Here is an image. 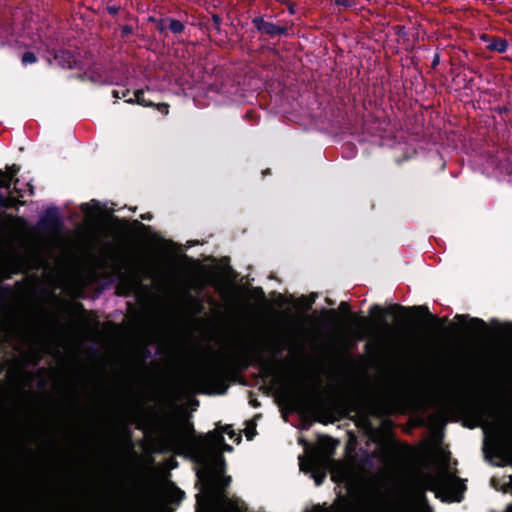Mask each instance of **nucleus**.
Returning <instances> with one entry per match:
<instances>
[{
  "mask_svg": "<svg viewBox=\"0 0 512 512\" xmlns=\"http://www.w3.org/2000/svg\"><path fill=\"white\" fill-rule=\"evenodd\" d=\"M507 511L512 512V504L508 506Z\"/></svg>",
  "mask_w": 512,
  "mask_h": 512,
  "instance_id": "nucleus-34",
  "label": "nucleus"
},
{
  "mask_svg": "<svg viewBox=\"0 0 512 512\" xmlns=\"http://www.w3.org/2000/svg\"><path fill=\"white\" fill-rule=\"evenodd\" d=\"M384 310L382 309L381 306L379 305H373L371 308H370V313L373 314V315H376V314H383Z\"/></svg>",
  "mask_w": 512,
  "mask_h": 512,
  "instance_id": "nucleus-18",
  "label": "nucleus"
},
{
  "mask_svg": "<svg viewBox=\"0 0 512 512\" xmlns=\"http://www.w3.org/2000/svg\"><path fill=\"white\" fill-rule=\"evenodd\" d=\"M185 433H194L193 425L191 423L185 424L181 429H171L169 431V437L173 442L180 444L184 441Z\"/></svg>",
  "mask_w": 512,
  "mask_h": 512,
  "instance_id": "nucleus-8",
  "label": "nucleus"
},
{
  "mask_svg": "<svg viewBox=\"0 0 512 512\" xmlns=\"http://www.w3.org/2000/svg\"><path fill=\"white\" fill-rule=\"evenodd\" d=\"M127 103H137L139 105L145 106V107H153L155 104L145 97V91L143 89L136 90L134 92V97L129 98L126 100Z\"/></svg>",
  "mask_w": 512,
  "mask_h": 512,
  "instance_id": "nucleus-9",
  "label": "nucleus"
},
{
  "mask_svg": "<svg viewBox=\"0 0 512 512\" xmlns=\"http://www.w3.org/2000/svg\"><path fill=\"white\" fill-rule=\"evenodd\" d=\"M20 167L16 164L9 166L7 172L0 170V187L9 189L13 177L19 172Z\"/></svg>",
  "mask_w": 512,
  "mask_h": 512,
  "instance_id": "nucleus-6",
  "label": "nucleus"
},
{
  "mask_svg": "<svg viewBox=\"0 0 512 512\" xmlns=\"http://www.w3.org/2000/svg\"><path fill=\"white\" fill-rule=\"evenodd\" d=\"M23 65L33 64L37 61V57L33 52H25L21 58Z\"/></svg>",
  "mask_w": 512,
  "mask_h": 512,
  "instance_id": "nucleus-13",
  "label": "nucleus"
},
{
  "mask_svg": "<svg viewBox=\"0 0 512 512\" xmlns=\"http://www.w3.org/2000/svg\"><path fill=\"white\" fill-rule=\"evenodd\" d=\"M120 10V7L117 6H107V11L110 15L116 16Z\"/></svg>",
  "mask_w": 512,
  "mask_h": 512,
  "instance_id": "nucleus-20",
  "label": "nucleus"
},
{
  "mask_svg": "<svg viewBox=\"0 0 512 512\" xmlns=\"http://www.w3.org/2000/svg\"><path fill=\"white\" fill-rule=\"evenodd\" d=\"M225 432H226V433H228V434L230 435V437H232V436H233V432H232V431H231V432L229 431V427H226V428H225Z\"/></svg>",
  "mask_w": 512,
  "mask_h": 512,
  "instance_id": "nucleus-31",
  "label": "nucleus"
},
{
  "mask_svg": "<svg viewBox=\"0 0 512 512\" xmlns=\"http://www.w3.org/2000/svg\"><path fill=\"white\" fill-rule=\"evenodd\" d=\"M391 309L406 311V309L400 305L392 306Z\"/></svg>",
  "mask_w": 512,
  "mask_h": 512,
  "instance_id": "nucleus-28",
  "label": "nucleus"
},
{
  "mask_svg": "<svg viewBox=\"0 0 512 512\" xmlns=\"http://www.w3.org/2000/svg\"><path fill=\"white\" fill-rule=\"evenodd\" d=\"M157 109L162 113V114H168L169 112V105L166 104V103H161V104H158L157 105Z\"/></svg>",
  "mask_w": 512,
  "mask_h": 512,
  "instance_id": "nucleus-17",
  "label": "nucleus"
},
{
  "mask_svg": "<svg viewBox=\"0 0 512 512\" xmlns=\"http://www.w3.org/2000/svg\"><path fill=\"white\" fill-rule=\"evenodd\" d=\"M507 327H508V332L512 333V324H509Z\"/></svg>",
  "mask_w": 512,
  "mask_h": 512,
  "instance_id": "nucleus-32",
  "label": "nucleus"
},
{
  "mask_svg": "<svg viewBox=\"0 0 512 512\" xmlns=\"http://www.w3.org/2000/svg\"><path fill=\"white\" fill-rule=\"evenodd\" d=\"M193 453L197 461L207 469L216 472L218 466L224 465V458L221 454L212 451L210 444L204 440L192 443Z\"/></svg>",
  "mask_w": 512,
  "mask_h": 512,
  "instance_id": "nucleus-1",
  "label": "nucleus"
},
{
  "mask_svg": "<svg viewBox=\"0 0 512 512\" xmlns=\"http://www.w3.org/2000/svg\"><path fill=\"white\" fill-rule=\"evenodd\" d=\"M120 269L127 270L137 282H140L143 278L147 279L151 277L150 269L142 263L122 261Z\"/></svg>",
  "mask_w": 512,
  "mask_h": 512,
  "instance_id": "nucleus-3",
  "label": "nucleus"
},
{
  "mask_svg": "<svg viewBox=\"0 0 512 512\" xmlns=\"http://www.w3.org/2000/svg\"><path fill=\"white\" fill-rule=\"evenodd\" d=\"M325 477H326V473L325 472H323L321 474H315L314 475V479H315L316 484L320 485Z\"/></svg>",
  "mask_w": 512,
  "mask_h": 512,
  "instance_id": "nucleus-21",
  "label": "nucleus"
},
{
  "mask_svg": "<svg viewBox=\"0 0 512 512\" xmlns=\"http://www.w3.org/2000/svg\"><path fill=\"white\" fill-rule=\"evenodd\" d=\"M168 29L173 34H181L185 29V25L177 19L168 17Z\"/></svg>",
  "mask_w": 512,
  "mask_h": 512,
  "instance_id": "nucleus-10",
  "label": "nucleus"
},
{
  "mask_svg": "<svg viewBox=\"0 0 512 512\" xmlns=\"http://www.w3.org/2000/svg\"><path fill=\"white\" fill-rule=\"evenodd\" d=\"M218 441L223 443V449L225 451H232V447L230 445L224 443V437L222 435L218 436Z\"/></svg>",
  "mask_w": 512,
  "mask_h": 512,
  "instance_id": "nucleus-23",
  "label": "nucleus"
},
{
  "mask_svg": "<svg viewBox=\"0 0 512 512\" xmlns=\"http://www.w3.org/2000/svg\"><path fill=\"white\" fill-rule=\"evenodd\" d=\"M413 310H417V311H420V312H423L425 313L426 315L430 316L432 318L433 321H439L438 318H436L435 316H432L430 313H429V310L426 306H418V307H414Z\"/></svg>",
  "mask_w": 512,
  "mask_h": 512,
  "instance_id": "nucleus-16",
  "label": "nucleus"
},
{
  "mask_svg": "<svg viewBox=\"0 0 512 512\" xmlns=\"http://www.w3.org/2000/svg\"><path fill=\"white\" fill-rule=\"evenodd\" d=\"M340 309L342 311H344V312H347V313L350 311V307H349L347 302H341L340 303Z\"/></svg>",
  "mask_w": 512,
  "mask_h": 512,
  "instance_id": "nucleus-26",
  "label": "nucleus"
},
{
  "mask_svg": "<svg viewBox=\"0 0 512 512\" xmlns=\"http://www.w3.org/2000/svg\"><path fill=\"white\" fill-rule=\"evenodd\" d=\"M47 220L53 225L56 226L58 224V213L56 208H51L46 211Z\"/></svg>",
  "mask_w": 512,
  "mask_h": 512,
  "instance_id": "nucleus-12",
  "label": "nucleus"
},
{
  "mask_svg": "<svg viewBox=\"0 0 512 512\" xmlns=\"http://www.w3.org/2000/svg\"><path fill=\"white\" fill-rule=\"evenodd\" d=\"M151 218H152V215L150 213L141 215V219H143V220H150Z\"/></svg>",
  "mask_w": 512,
  "mask_h": 512,
  "instance_id": "nucleus-27",
  "label": "nucleus"
},
{
  "mask_svg": "<svg viewBox=\"0 0 512 512\" xmlns=\"http://www.w3.org/2000/svg\"><path fill=\"white\" fill-rule=\"evenodd\" d=\"M252 23L259 32L270 37L286 34L287 32L286 27L277 26L272 22L265 21L262 17L253 18Z\"/></svg>",
  "mask_w": 512,
  "mask_h": 512,
  "instance_id": "nucleus-2",
  "label": "nucleus"
},
{
  "mask_svg": "<svg viewBox=\"0 0 512 512\" xmlns=\"http://www.w3.org/2000/svg\"><path fill=\"white\" fill-rule=\"evenodd\" d=\"M78 77H79L80 79H82V80L84 79V76H83V75H79Z\"/></svg>",
  "mask_w": 512,
  "mask_h": 512,
  "instance_id": "nucleus-35",
  "label": "nucleus"
},
{
  "mask_svg": "<svg viewBox=\"0 0 512 512\" xmlns=\"http://www.w3.org/2000/svg\"><path fill=\"white\" fill-rule=\"evenodd\" d=\"M129 93H130L129 89H124L122 91H119V90H113L112 91L113 97L117 98V99L124 98V97L128 96Z\"/></svg>",
  "mask_w": 512,
  "mask_h": 512,
  "instance_id": "nucleus-15",
  "label": "nucleus"
},
{
  "mask_svg": "<svg viewBox=\"0 0 512 512\" xmlns=\"http://www.w3.org/2000/svg\"><path fill=\"white\" fill-rule=\"evenodd\" d=\"M151 20L156 23L157 30L160 33H165L166 30L168 29V18L159 19V20L151 19Z\"/></svg>",
  "mask_w": 512,
  "mask_h": 512,
  "instance_id": "nucleus-14",
  "label": "nucleus"
},
{
  "mask_svg": "<svg viewBox=\"0 0 512 512\" xmlns=\"http://www.w3.org/2000/svg\"><path fill=\"white\" fill-rule=\"evenodd\" d=\"M134 223H135L136 225H139V226H142V227L144 226L143 224H141V223H140L139 221H137V220H135V222H134Z\"/></svg>",
  "mask_w": 512,
  "mask_h": 512,
  "instance_id": "nucleus-33",
  "label": "nucleus"
},
{
  "mask_svg": "<svg viewBox=\"0 0 512 512\" xmlns=\"http://www.w3.org/2000/svg\"><path fill=\"white\" fill-rule=\"evenodd\" d=\"M438 63H439V56H438V55H436V56L434 57V60H433L432 65H433V66H435V65H437Z\"/></svg>",
  "mask_w": 512,
  "mask_h": 512,
  "instance_id": "nucleus-29",
  "label": "nucleus"
},
{
  "mask_svg": "<svg viewBox=\"0 0 512 512\" xmlns=\"http://www.w3.org/2000/svg\"><path fill=\"white\" fill-rule=\"evenodd\" d=\"M484 40L489 39V43L487 44V48L492 51H497L499 53H503L508 48V42L506 39L499 37H488L487 35H483Z\"/></svg>",
  "mask_w": 512,
  "mask_h": 512,
  "instance_id": "nucleus-7",
  "label": "nucleus"
},
{
  "mask_svg": "<svg viewBox=\"0 0 512 512\" xmlns=\"http://www.w3.org/2000/svg\"><path fill=\"white\" fill-rule=\"evenodd\" d=\"M455 319H457L459 322H466L469 320V326L474 330L475 336H480L487 330V325L482 319L469 318L468 315H456Z\"/></svg>",
  "mask_w": 512,
  "mask_h": 512,
  "instance_id": "nucleus-5",
  "label": "nucleus"
},
{
  "mask_svg": "<svg viewBox=\"0 0 512 512\" xmlns=\"http://www.w3.org/2000/svg\"><path fill=\"white\" fill-rule=\"evenodd\" d=\"M54 59L62 68L73 69L78 67L77 56L72 51L60 50L55 54Z\"/></svg>",
  "mask_w": 512,
  "mask_h": 512,
  "instance_id": "nucleus-4",
  "label": "nucleus"
},
{
  "mask_svg": "<svg viewBox=\"0 0 512 512\" xmlns=\"http://www.w3.org/2000/svg\"><path fill=\"white\" fill-rule=\"evenodd\" d=\"M340 469H341L340 476H341L342 480H346L347 478L350 477V472L347 467L341 466Z\"/></svg>",
  "mask_w": 512,
  "mask_h": 512,
  "instance_id": "nucleus-19",
  "label": "nucleus"
},
{
  "mask_svg": "<svg viewBox=\"0 0 512 512\" xmlns=\"http://www.w3.org/2000/svg\"><path fill=\"white\" fill-rule=\"evenodd\" d=\"M359 322H360V324H361L362 326H364V325H366V324H367V322H368V321H367V319H366V318H360V319H359Z\"/></svg>",
  "mask_w": 512,
  "mask_h": 512,
  "instance_id": "nucleus-30",
  "label": "nucleus"
},
{
  "mask_svg": "<svg viewBox=\"0 0 512 512\" xmlns=\"http://www.w3.org/2000/svg\"><path fill=\"white\" fill-rule=\"evenodd\" d=\"M121 31H122L123 35L128 36V35H130L132 33L133 29H132L131 26L125 25V26L122 27Z\"/></svg>",
  "mask_w": 512,
  "mask_h": 512,
  "instance_id": "nucleus-24",
  "label": "nucleus"
},
{
  "mask_svg": "<svg viewBox=\"0 0 512 512\" xmlns=\"http://www.w3.org/2000/svg\"><path fill=\"white\" fill-rule=\"evenodd\" d=\"M501 452L503 454V458L507 463L512 464V441H507L502 444Z\"/></svg>",
  "mask_w": 512,
  "mask_h": 512,
  "instance_id": "nucleus-11",
  "label": "nucleus"
},
{
  "mask_svg": "<svg viewBox=\"0 0 512 512\" xmlns=\"http://www.w3.org/2000/svg\"><path fill=\"white\" fill-rule=\"evenodd\" d=\"M212 20H213V23L215 25L216 28H219V25H220V22H221V19L218 15H213L212 16Z\"/></svg>",
  "mask_w": 512,
  "mask_h": 512,
  "instance_id": "nucleus-25",
  "label": "nucleus"
},
{
  "mask_svg": "<svg viewBox=\"0 0 512 512\" xmlns=\"http://www.w3.org/2000/svg\"><path fill=\"white\" fill-rule=\"evenodd\" d=\"M335 3L338 6H343V7H351L352 6V2L349 0H335Z\"/></svg>",
  "mask_w": 512,
  "mask_h": 512,
  "instance_id": "nucleus-22",
  "label": "nucleus"
}]
</instances>
